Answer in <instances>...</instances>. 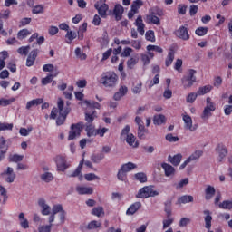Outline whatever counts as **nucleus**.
<instances>
[{"instance_id": "nucleus-1", "label": "nucleus", "mask_w": 232, "mask_h": 232, "mask_svg": "<svg viewBox=\"0 0 232 232\" xmlns=\"http://www.w3.org/2000/svg\"><path fill=\"white\" fill-rule=\"evenodd\" d=\"M57 106L58 108H53L50 119H56L57 126H63V124H64V121H66L68 113H70V108H64V101H63L61 98L58 100Z\"/></svg>"}, {"instance_id": "nucleus-2", "label": "nucleus", "mask_w": 232, "mask_h": 232, "mask_svg": "<svg viewBox=\"0 0 232 232\" xmlns=\"http://www.w3.org/2000/svg\"><path fill=\"white\" fill-rule=\"evenodd\" d=\"M99 82L104 88H115L119 82V76L113 71L105 72L101 75Z\"/></svg>"}, {"instance_id": "nucleus-3", "label": "nucleus", "mask_w": 232, "mask_h": 232, "mask_svg": "<svg viewBox=\"0 0 232 232\" xmlns=\"http://www.w3.org/2000/svg\"><path fill=\"white\" fill-rule=\"evenodd\" d=\"M130 127L126 125L122 130L120 136L121 140H125L131 148H139V141L133 133H130Z\"/></svg>"}, {"instance_id": "nucleus-4", "label": "nucleus", "mask_w": 232, "mask_h": 232, "mask_svg": "<svg viewBox=\"0 0 232 232\" xmlns=\"http://www.w3.org/2000/svg\"><path fill=\"white\" fill-rule=\"evenodd\" d=\"M153 185L145 186L139 189L136 198H150V197H159L160 189L154 190Z\"/></svg>"}, {"instance_id": "nucleus-5", "label": "nucleus", "mask_w": 232, "mask_h": 232, "mask_svg": "<svg viewBox=\"0 0 232 232\" xmlns=\"http://www.w3.org/2000/svg\"><path fill=\"white\" fill-rule=\"evenodd\" d=\"M195 73H197V71L189 69L188 73L181 79V82L185 90L191 88V86L197 82V77L195 76Z\"/></svg>"}, {"instance_id": "nucleus-6", "label": "nucleus", "mask_w": 232, "mask_h": 232, "mask_svg": "<svg viewBox=\"0 0 232 232\" xmlns=\"http://www.w3.org/2000/svg\"><path fill=\"white\" fill-rule=\"evenodd\" d=\"M82 131V123L72 124L69 131L68 140H73L74 139H77V137H81Z\"/></svg>"}, {"instance_id": "nucleus-7", "label": "nucleus", "mask_w": 232, "mask_h": 232, "mask_svg": "<svg viewBox=\"0 0 232 232\" xmlns=\"http://www.w3.org/2000/svg\"><path fill=\"white\" fill-rule=\"evenodd\" d=\"M217 108L215 107V103L211 102V99L209 97L207 98V106L203 110V113L201 115V118L204 120L209 119L211 117L213 111H215Z\"/></svg>"}, {"instance_id": "nucleus-8", "label": "nucleus", "mask_w": 232, "mask_h": 232, "mask_svg": "<svg viewBox=\"0 0 232 232\" xmlns=\"http://www.w3.org/2000/svg\"><path fill=\"white\" fill-rule=\"evenodd\" d=\"M215 151L218 155V162H224V159L227 157V147L224 143H218L216 146Z\"/></svg>"}, {"instance_id": "nucleus-9", "label": "nucleus", "mask_w": 232, "mask_h": 232, "mask_svg": "<svg viewBox=\"0 0 232 232\" xmlns=\"http://www.w3.org/2000/svg\"><path fill=\"white\" fill-rule=\"evenodd\" d=\"M54 162L56 164L58 171L64 172L68 169V168H70V164L68 163V161H66V158H64V156H56L54 158Z\"/></svg>"}, {"instance_id": "nucleus-10", "label": "nucleus", "mask_w": 232, "mask_h": 232, "mask_svg": "<svg viewBox=\"0 0 232 232\" xmlns=\"http://www.w3.org/2000/svg\"><path fill=\"white\" fill-rule=\"evenodd\" d=\"M94 8L98 10V14L103 19H106L108 15V10H110V6L108 4H104L102 2H96L94 4Z\"/></svg>"}, {"instance_id": "nucleus-11", "label": "nucleus", "mask_w": 232, "mask_h": 232, "mask_svg": "<svg viewBox=\"0 0 232 232\" xmlns=\"http://www.w3.org/2000/svg\"><path fill=\"white\" fill-rule=\"evenodd\" d=\"M1 175L4 180L8 182V184H12V182L15 180V172H14V169L11 167H7V169L4 170Z\"/></svg>"}, {"instance_id": "nucleus-12", "label": "nucleus", "mask_w": 232, "mask_h": 232, "mask_svg": "<svg viewBox=\"0 0 232 232\" xmlns=\"http://www.w3.org/2000/svg\"><path fill=\"white\" fill-rule=\"evenodd\" d=\"M175 35L179 37V39H182V41H189V32L188 31V25L180 26L175 32Z\"/></svg>"}, {"instance_id": "nucleus-13", "label": "nucleus", "mask_w": 232, "mask_h": 232, "mask_svg": "<svg viewBox=\"0 0 232 232\" xmlns=\"http://www.w3.org/2000/svg\"><path fill=\"white\" fill-rule=\"evenodd\" d=\"M182 119L185 124V130H188L189 131H196L198 127L197 125H193V119H191V116L188 114H182Z\"/></svg>"}, {"instance_id": "nucleus-14", "label": "nucleus", "mask_w": 232, "mask_h": 232, "mask_svg": "<svg viewBox=\"0 0 232 232\" xmlns=\"http://www.w3.org/2000/svg\"><path fill=\"white\" fill-rule=\"evenodd\" d=\"M80 105L86 110L89 108H92L93 110H101V103L95 101L83 100L80 102Z\"/></svg>"}, {"instance_id": "nucleus-15", "label": "nucleus", "mask_w": 232, "mask_h": 232, "mask_svg": "<svg viewBox=\"0 0 232 232\" xmlns=\"http://www.w3.org/2000/svg\"><path fill=\"white\" fill-rule=\"evenodd\" d=\"M128 93V87L126 85H121L118 92L113 95L114 101H121L122 97Z\"/></svg>"}, {"instance_id": "nucleus-16", "label": "nucleus", "mask_w": 232, "mask_h": 232, "mask_svg": "<svg viewBox=\"0 0 232 232\" xmlns=\"http://www.w3.org/2000/svg\"><path fill=\"white\" fill-rule=\"evenodd\" d=\"M39 53V50L34 49L30 52L27 60H26V66H34V63H35V59H37V55Z\"/></svg>"}, {"instance_id": "nucleus-17", "label": "nucleus", "mask_w": 232, "mask_h": 232, "mask_svg": "<svg viewBox=\"0 0 232 232\" xmlns=\"http://www.w3.org/2000/svg\"><path fill=\"white\" fill-rule=\"evenodd\" d=\"M40 208H41V213L44 216H48L52 212V208H50V205L46 204V201L44 199H40L38 202Z\"/></svg>"}, {"instance_id": "nucleus-18", "label": "nucleus", "mask_w": 232, "mask_h": 232, "mask_svg": "<svg viewBox=\"0 0 232 232\" xmlns=\"http://www.w3.org/2000/svg\"><path fill=\"white\" fill-rule=\"evenodd\" d=\"M147 52L150 57V59H153L155 57V53L151 52H157V53H162L164 52V49L159 45H148L147 46Z\"/></svg>"}, {"instance_id": "nucleus-19", "label": "nucleus", "mask_w": 232, "mask_h": 232, "mask_svg": "<svg viewBox=\"0 0 232 232\" xmlns=\"http://www.w3.org/2000/svg\"><path fill=\"white\" fill-rule=\"evenodd\" d=\"M134 24H135V26H137V30H138L140 35H144V34H145L144 28L146 25L144 24V22L142 21L141 15L138 16Z\"/></svg>"}, {"instance_id": "nucleus-20", "label": "nucleus", "mask_w": 232, "mask_h": 232, "mask_svg": "<svg viewBox=\"0 0 232 232\" xmlns=\"http://www.w3.org/2000/svg\"><path fill=\"white\" fill-rule=\"evenodd\" d=\"M161 168L164 169L165 177H173L175 175V168L168 163H162Z\"/></svg>"}, {"instance_id": "nucleus-21", "label": "nucleus", "mask_w": 232, "mask_h": 232, "mask_svg": "<svg viewBox=\"0 0 232 232\" xmlns=\"http://www.w3.org/2000/svg\"><path fill=\"white\" fill-rule=\"evenodd\" d=\"M57 75H59V70L55 69L53 73H49V74H47V77H44L42 79V84L44 86H46V84H50L52 82V81H53V79H55V77H57Z\"/></svg>"}, {"instance_id": "nucleus-22", "label": "nucleus", "mask_w": 232, "mask_h": 232, "mask_svg": "<svg viewBox=\"0 0 232 232\" xmlns=\"http://www.w3.org/2000/svg\"><path fill=\"white\" fill-rule=\"evenodd\" d=\"M140 208H142V203H140V202H135V203H133L132 205H130V207H129V208L127 209V211H126V215H128V216H131V215H135V213L139 210V209H140Z\"/></svg>"}, {"instance_id": "nucleus-23", "label": "nucleus", "mask_w": 232, "mask_h": 232, "mask_svg": "<svg viewBox=\"0 0 232 232\" xmlns=\"http://www.w3.org/2000/svg\"><path fill=\"white\" fill-rule=\"evenodd\" d=\"M76 191L79 195H92L93 193V188L92 187L77 186Z\"/></svg>"}, {"instance_id": "nucleus-24", "label": "nucleus", "mask_w": 232, "mask_h": 232, "mask_svg": "<svg viewBox=\"0 0 232 232\" xmlns=\"http://www.w3.org/2000/svg\"><path fill=\"white\" fill-rule=\"evenodd\" d=\"M116 21H121L122 19V14H124V7L120 4L116 5L113 10Z\"/></svg>"}, {"instance_id": "nucleus-25", "label": "nucleus", "mask_w": 232, "mask_h": 232, "mask_svg": "<svg viewBox=\"0 0 232 232\" xmlns=\"http://www.w3.org/2000/svg\"><path fill=\"white\" fill-rule=\"evenodd\" d=\"M43 102H44V100L43 98L34 99L27 102L25 108L26 110H32L34 106H39V104H43Z\"/></svg>"}, {"instance_id": "nucleus-26", "label": "nucleus", "mask_w": 232, "mask_h": 232, "mask_svg": "<svg viewBox=\"0 0 232 232\" xmlns=\"http://www.w3.org/2000/svg\"><path fill=\"white\" fill-rule=\"evenodd\" d=\"M145 22L148 24H160V19L157 16H155V14H148L146 15L145 17Z\"/></svg>"}, {"instance_id": "nucleus-27", "label": "nucleus", "mask_w": 232, "mask_h": 232, "mask_svg": "<svg viewBox=\"0 0 232 232\" xmlns=\"http://www.w3.org/2000/svg\"><path fill=\"white\" fill-rule=\"evenodd\" d=\"M95 118H97V111H90L86 110V111H85V121L89 124H92V122H93Z\"/></svg>"}, {"instance_id": "nucleus-28", "label": "nucleus", "mask_w": 232, "mask_h": 232, "mask_svg": "<svg viewBox=\"0 0 232 232\" xmlns=\"http://www.w3.org/2000/svg\"><path fill=\"white\" fill-rule=\"evenodd\" d=\"M215 197V187L208 185L205 189V198L206 200H211Z\"/></svg>"}, {"instance_id": "nucleus-29", "label": "nucleus", "mask_w": 232, "mask_h": 232, "mask_svg": "<svg viewBox=\"0 0 232 232\" xmlns=\"http://www.w3.org/2000/svg\"><path fill=\"white\" fill-rule=\"evenodd\" d=\"M6 200H8V192L0 185V204H6Z\"/></svg>"}, {"instance_id": "nucleus-30", "label": "nucleus", "mask_w": 232, "mask_h": 232, "mask_svg": "<svg viewBox=\"0 0 232 232\" xmlns=\"http://www.w3.org/2000/svg\"><path fill=\"white\" fill-rule=\"evenodd\" d=\"M164 122H166V116L163 114H157L154 116L153 124H155V126H160L161 124H164Z\"/></svg>"}, {"instance_id": "nucleus-31", "label": "nucleus", "mask_w": 232, "mask_h": 232, "mask_svg": "<svg viewBox=\"0 0 232 232\" xmlns=\"http://www.w3.org/2000/svg\"><path fill=\"white\" fill-rule=\"evenodd\" d=\"M121 169L125 173H130V171H133V169H137V165L133 162H128V163L121 165Z\"/></svg>"}, {"instance_id": "nucleus-32", "label": "nucleus", "mask_w": 232, "mask_h": 232, "mask_svg": "<svg viewBox=\"0 0 232 232\" xmlns=\"http://www.w3.org/2000/svg\"><path fill=\"white\" fill-rule=\"evenodd\" d=\"M40 179L43 182L48 184L53 180V174L52 172H44L41 174Z\"/></svg>"}, {"instance_id": "nucleus-33", "label": "nucleus", "mask_w": 232, "mask_h": 232, "mask_svg": "<svg viewBox=\"0 0 232 232\" xmlns=\"http://www.w3.org/2000/svg\"><path fill=\"white\" fill-rule=\"evenodd\" d=\"M202 155H204V151H202L201 150H198L196 151H194L188 158H187L189 162H193L195 160H198V159H200V157H202Z\"/></svg>"}, {"instance_id": "nucleus-34", "label": "nucleus", "mask_w": 232, "mask_h": 232, "mask_svg": "<svg viewBox=\"0 0 232 232\" xmlns=\"http://www.w3.org/2000/svg\"><path fill=\"white\" fill-rule=\"evenodd\" d=\"M18 218L20 220V226L23 227V229H28V227H30L28 219L24 218V213H20Z\"/></svg>"}, {"instance_id": "nucleus-35", "label": "nucleus", "mask_w": 232, "mask_h": 232, "mask_svg": "<svg viewBox=\"0 0 232 232\" xmlns=\"http://www.w3.org/2000/svg\"><path fill=\"white\" fill-rule=\"evenodd\" d=\"M169 161L173 164V166H179L182 160V154H176L173 157L169 156Z\"/></svg>"}, {"instance_id": "nucleus-36", "label": "nucleus", "mask_w": 232, "mask_h": 232, "mask_svg": "<svg viewBox=\"0 0 232 232\" xmlns=\"http://www.w3.org/2000/svg\"><path fill=\"white\" fill-rule=\"evenodd\" d=\"M213 90V86L211 85H205L202 87H199L198 90L197 91V93L198 96L206 95V93H209Z\"/></svg>"}, {"instance_id": "nucleus-37", "label": "nucleus", "mask_w": 232, "mask_h": 232, "mask_svg": "<svg viewBox=\"0 0 232 232\" xmlns=\"http://www.w3.org/2000/svg\"><path fill=\"white\" fill-rule=\"evenodd\" d=\"M193 202V196L184 195L178 198V204H189Z\"/></svg>"}, {"instance_id": "nucleus-38", "label": "nucleus", "mask_w": 232, "mask_h": 232, "mask_svg": "<svg viewBox=\"0 0 232 232\" xmlns=\"http://www.w3.org/2000/svg\"><path fill=\"white\" fill-rule=\"evenodd\" d=\"M173 61H175V52L169 51L165 60V65L167 67L171 66V64L173 63Z\"/></svg>"}, {"instance_id": "nucleus-39", "label": "nucleus", "mask_w": 232, "mask_h": 232, "mask_svg": "<svg viewBox=\"0 0 232 232\" xmlns=\"http://www.w3.org/2000/svg\"><path fill=\"white\" fill-rule=\"evenodd\" d=\"M92 215H94V217H98V218L104 217V208L96 207L92 208Z\"/></svg>"}, {"instance_id": "nucleus-40", "label": "nucleus", "mask_w": 232, "mask_h": 232, "mask_svg": "<svg viewBox=\"0 0 232 232\" xmlns=\"http://www.w3.org/2000/svg\"><path fill=\"white\" fill-rule=\"evenodd\" d=\"M8 59V52L4 51L0 53V70H3L6 66L5 60Z\"/></svg>"}, {"instance_id": "nucleus-41", "label": "nucleus", "mask_w": 232, "mask_h": 232, "mask_svg": "<svg viewBox=\"0 0 232 232\" xmlns=\"http://www.w3.org/2000/svg\"><path fill=\"white\" fill-rule=\"evenodd\" d=\"M31 34H32V31L28 29H22L18 32L17 38L20 40L26 39V37H28V35H31Z\"/></svg>"}, {"instance_id": "nucleus-42", "label": "nucleus", "mask_w": 232, "mask_h": 232, "mask_svg": "<svg viewBox=\"0 0 232 232\" xmlns=\"http://www.w3.org/2000/svg\"><path fill=\"white\" fill-rule=\"evenodd\" d=\"M65 37L67 39V41H66L67 44H72V42L74 39H77V33L72 32V31H67Z\"/></svg>"}, {"instance_id": "nucleus-43", "label": "nucleus", "mask_w": 232, "mask_h": 232, "mask_svg": "<svg viewBox=\"0 0 232 232\" xmlns=\"http://www.w3.org/2000/svg\"><path fill=\"white\" fill-rule=\"evenodd\" d=\"M85 131L87 132L88 137H95L97 136L95 127L92 124H89L86 126Z\"/></svg>"}, {"instance_id": "nucleus-44", "label": "nucleus", "mask_w": 232, "mask_h": 232, "mask_svg": "<svg viewBox=\"0 0 232 232\" xmlns=\"http://www.w3.org/2000/svg\"><path fill=\"white\" fill-rule=\"evenodd\" d=\"M82 164H84V160L80 161L76 169L71 175H69V177L71 178L79 177V175H81V171H82Z\"/></svg>"}, {"instance_id": "nucleus-45", "label": "nucleus", "mask_w": 232, "mask_h": 232, "mask_svg": "<svg viewBox=\"0 0 232 232\" xmlns=\"http://www.w3.org/2000/svg\"><path fill=\"white\" fill-rule=\"evenodd\" d=\"M219 208L221 209H228L229 211H231L232 200H224L223 202L219 203Z\"/></svg>"}, {"instance_id": "nucleus-46", "label": "nucleus", "mask_w": 232, "mask_h": 232, "mask_svg": "<svg viewBox=\"0 0 232 232\" xmlns=\"http://www.w3.org/2000/svg\"><path fill=\"white\" fill-rule=\"evenodd\" d=\"M145 39L150 43H155V32L153 30L147 31L145 34Z\"/></svg>"}, {"instance_id": "nucleus-47", "label": "nucleus", "mask_w": 232, "mask_h": 232, "mask_svg": "<svg viewBox=\"0 0 232 232\" xmlns=\"http://www.w3.org/2000/svg\"><path fill=\"white\" fill-rule=\"evenodd\" d=\"M75 55L77 57V59H80L81 61H86V53H84L80 47H77L75 49Z\"/></svg>"}, {"instance_id": "nucleus-48", "label": "nucleus", "mask_w": 232, "mask_h": 232, "mask_svg": "<svg viewBox=\"0 0 232 232\" xmlns=\"http://www.w3.org/2000/svg\"><path fill=\"white\" fill-rule=\"evenodd\" d=\"M84 179L87 180V182H92V180H101V178L95 175V173L85 174Z\"/></svg>"}, {"instance_id": "nucleus-49", "label": "nucleus", "mask_w": 232, "mask_h": 232, "mask_svg": "<svg viewBox=\"0 0 232 232\" xmlns=\"http://www.w3.org/2000/svg\"><path fill=\"white\" fill-rule=\"evenodd\" d=\"M12 102H15V98H10V99H0V106H10Z\"/></svg>"}, {"instance_id": "nucleus-50", "label": "nucleus", "mask_w": 232, "mask_h": 232, "mask_svg": "<svg viewBox=\"0 0 232 232\" xmlns=\"http://www.w3.org/2000/svg\"><path fill=\"white\" fill-rule=\"evenodd\" d=\"M208 27H198L196 29L195 34L196 35H198L199 37H204L206 34H208Z\"/></svg>"}, {"instance_id": "nucleus-51", "label": "nucleus", "mask_w": 232, "mask_h": 232, "mask_svg": "<svg viewBox=\"0 0 232 232\" xmlns=\"http://www.w3.org/2000/svg\"><path fill=\"white\" fill-rule=\"evenodd\" d=\"M136 180H139V182L144 183L148 181V177L143 172H139L135 174Z\"/></svg>"}, {"instance_id": "nucleus-52", "label": "nucleus", "mask_w": 232, "mask_h": 232, "mask_svg": "<svg viewBox=\"0 0 232 232\" xmlns=\"http://www.w3.org/2000/svg\"><path fill=\"white\" fill-rule=\"evenodd\" d=\"M197 97H199L198 92H190L187 98H186V102L188 103H193L195 102V101H197Z\"/></svg>"}, {"instance_id": "nucleus-53", "label": "nucleus", "mask_w": 232, "mask_h": 232, "mask_svg": "<svg viewBox=\"0 0 232 232\" xmlns=\"http://www.w3.org/2000/svg\"><path fill=\"white\" fill-rule=\"evenodd\" d=\"M24 159V155L13 154L9 157L10 162H21Z\"/></svg>"}, {"instance_id": "nucleus-54", "label": "nucleus", "mask_w": 232, "mask_h": 232, "mask_svg": "<svg viewBox=\"0 0 232 232\" xmlns=\"http://www.w3.org/2000/svg\"><path fill=\"white\" fill-rule=\"evenodd\" d=\"M34 130L33 127H28L26 128H21L19 130L20 135H22V137H28V135H30V133H32V130Z\"/></svg>"}, {"instance_id": "nucleus-55", "label": "nucleus", "mask_w": 232, "mask_h": 232, "mask_svg": "<svg viewBox=\"0 0 232 232\" xmlns=\"http://www.w3.org/2000/svg\"><path fill=\"white\" fill-rule=\"evenodd\" d=\"M189 184V179L185 178L184 179H181L179 183L175 185L176 189H182L184 186H188Z\"/></svg>"}, {"instance_id": "nucleus-56", "label": "nucleus", "mask_w": 232, "mask_h": 232, "mask_svg": "<svg viewBox=\"0 0 232 232\" xmlns=\"http://www.w3.org/2000/svg\"><path fill=\"white\" fill-rule=\"evenodd\" d=\"M189 224H191V218H182L179 222V227H186V226H189Z\"/></svg>"}, {"instance_id": "nucleus-57", "label": "nucleus", "mask_w": 232, "mask_h": 232, "mask_svg": "<svg viewBox=\"0 0 232 232\" xmlns=\"http://www.w3.org/2000/svg\"><path fill=\"white\" fill-rule=\"evenodd\" d=\"M127 173L122 169H120L117 174L118 180H121V182H124L126 180Z\"/></svg>"}, {"instance_id": "nucleus-58", "label": "nucleus", "mask_w": 232, "mask_h": 232, "mask_svg": "<svg viewBox=\"0 0 232 232\" xmlns=\"http://www.w3.org/2000/svg\"><path fill=\"white\" fill-rule=\"evenodd\" d=\"M63 211H64L63 209V205L61 204H57V205H54L52 208V214L53 215H57V213L61 214Z\"/></svg>"}, {"instance_id": "nucleus-59", "label": "nucleus", "mask_w": 232, "mask_h": 232, "mask_svg": "<svg viewBox=\"0 0 232 232\" xmlns=\"http://www.w3.org/2000/svg\"><path fill=\"white\" fill-rule=\"evenodd\" d=\"M30 52V45L27 46H22L18 48L17 53L20 55H28V53Z\"/></svg>"}, {"instance_id": "nucleus-60", "label": "nucleus", "mask_w": 232, "mask_h": 232, "mask_svg": "<svg viewBox=\"0 0 232 232\" xmlns=\"http://www.w3.org/2000/svg\"><path fill=\"white\" fill-rule=\"evenodd\" d=\"M142 6V1L141 0H136L131 5V10L132 12H137L139 8Z\"/></svg>"}, {"instance_id": "nucleus-61", "label": "nucleus", "mask_w": 232, "mask_h": 232, "mask_svg": "<svg viewBox=\"0 0 232 232\" xmlns=\"http://www.w3.org/2000/svg\"><path fill=\"white\" fill-rule=\"evenodd\" d=\"M140 92H142V82H140L139 83H137L136 85H134L132 87V93H134L135 95L140 93Z\"/></svg>"}, {"instance_id": "nucleus-62", "label": "nucleus", "mask_w": 232, "mask_h": 232, "mask_svg": "<svg viewBox=\"0 0 232 232\" xmlns=\"http://www.w3.org/2000/svg\"><path fill=\"white\" fill-rule=\"evenodd\" d=\"M32 12L33 14H43V12H44V6H43V5H35Z\"/></svg>"}, {"instance_id": "nucleus-63", "label": "nucleus", "mask_w": 232, "mask_h": 232, "mask_svg": "<svg viewBox=\"0 0 232 232\" xmlns=\"http://www.w3.org/2000/svg\"><path fill=\"white\" fill-rule=\"evenodd\" d=\"M88 229H97L98 227H101V222L98 221H92L88 225Z\"/></svg>"}, {"instance_id": "nucleus-64", "label": "nucleus", "mask_w": 232, "mask_h": 232, "mask_svg": "<svg viewBox=\"0 0 232 232\" xmlns=\"http://www.w3.org/2000/svg\"><path fill=\"white\" fill-rule=\"evenodd\" d=\"M39 232H52V225H44L38 227Z\"/></svg>"}]
</instances>
